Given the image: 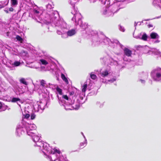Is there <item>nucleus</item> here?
I'll list each match as a JSON object with an SVG mask.
<instances>
[{
    "label": "nucleus",
    "instance_id": "41",
    "mask_svg": "<svg viewBox=\"0 0 161 161\" xmlns=\"http://www.w3.org/2000/svg\"><path fill=\"white\" fill-rule=\"evenodd\" d=\"M119 29L120 31L122 32H124L125 30L124 27L120 25L119 26Z\"/></svg>",
    "mask_w": 161,
    "mask_h": 161
},
{
    "label": "nucleus",
    "instance_id": "8",
    "mask_svg": "<svg viewBox=\"0 0 161 161\" xmlns=\"http://www.w3.org/2000/svg\"><path fill=\"white\" fill-rule=\"evenodd\" d=\"M86 33L88 35L92 36V45L95 46L99 45L102 43V37H104V35L102 34H98L96 31L90 30L87 31Z\"/></svg>",
    "mask_w": 161,
    "mask_h": 161
},
{
    "label": "nucleus",
    "instance_id": "62",
    "mask_svg": "<svg viewBox=\"0 0 161 161\" xmlns=\"http://www.w3.org/2000/svg\"><path fill=\"white\" fill-rule=\"evenodd\" d=\"M161 16H159V17H157V18H160V17H161Z\"/></svg>",
    "mask_w": 161,
    "mask_h": 161
},
{
    "label": "nucleus",
    "instance_id": "29",
    "mask_svg": "<svg viewBox=\"0 0 161 161\" xmlns=\"http://www.w3.org/2000/svg\"><path fill=\"white\" fill-rule=\"evenodd\" d=\"M87 144V141L86 139H84V142H81L80 145V148H82L84 147Z\"/></svg>",
    "mask_w": 161,
    "mask_h": 161
},
{
    "label": "nucleus",
    "instance_id": "55",
    "mask_svg": "<svg viewBox=\"0 0 161 161\" xmlns=\"http://www.w3.org/2000/svg\"><path fill=\"white\" fill-rule=\"evenodd\" d=\"M159 42H160V41L159 40H157L155 41L154 42V43H158Z\"/></svg>",
    "mask_w": 161,
    "mask_h": 161
},
{
    "label": "nucleus",
    "instance_id": "42",
    "mask_svg": "<svg viewBox=\"0 0 161 161\" xmlns=\"http://www.w3.org/2000/svg\"><path fill=\"white\" fill-rule=\"evenodd\" d=\"M36 116V115L34 113H32L31 115V119H34Z\"/></svg>",
    "mask_w": 161,
    "mask_h": 161
},
{
    "label": "nucleus",
    "instance_id": "60",
    "mask_svg": "<svg viewBox=\"0 0 161 161\" xmlns=\"http://www.w3.org/2000/svg\"><path fill=\"white\" fill-rule=\"evenodd\" d=\"M149 27H153L152 25H148Z\"/></svg>",
    "mask_w": 161,
    "mask_h": 161
},
{
    "label": "nucleus",
    "instance_id": "24",
    "mask_svg": "<svg viewBox=\"0 0 161 161\" xmlns=\"http://www.w3.org/2000/svg\"><path fill=\"white\" fill-rule=\"evenodd\" d=\"M11 102L12 103H17V104L20 106V105L19 104L18 102L21 103L20 99L19 97H13L11 99Z\"/></svg>",
    "mask_w": 161,
    "mask_h": 161
},
{
    "label": "nucleus",
    "instance_id": "35",
    "mask_svg": "<svg viewBox=\"0 0 161 161\" xmlns=\"http://www.w3.org/2000/svg\"><path fill=\"white\" fill-rule=\"evenodd\" d=\"M40 83L41 85L43 87H45L47 86H48L47 84H46L45 81L43 80H42L41 81Z\"/></svg>",
    "mask_w": 161,
    "mask_h": 161
},
{
    "label": "nucleus",
    "instance_id": "50",
    "mask_svg": "<svg viewBox=\"0 0 161 161\" xmlns=\"http://www.w3.org/2000/svg\"><path fill=\"white\" fill-rule=\"evenodd\" d=\"M74 94V92L73 91L70 92L69 93L70 95L71 96L73 95Z\"/></svg>",
    "mask_w": 161,
    "mask_h": 161
},
{
    "label": "nucleus",
    "instance_id": "53",
    "mask_svg": "<svg viewBox=\"0 0 161 161\" xmlns=\"http://www.w3.org/2000/svg\"><path fill=\"white\" fill-rule=\"evenodd\" d=\"M5 5H2L0 4V9L4 7Z\"/></svg>",
    "mask_w": 161,
    "mask_h": 161
},
{
    "label": "nucleus",
    "instance_id": "49",
    "mask_svg": "<svg viewBox=\"0 0 161 161\" xmlns=\"http://www.w3.org/2000/svg\"><path fill=\"white\" fill-rule=\"evenodd\" d=\"M9 10L10 11L12 12L14 10V9L12 7H11L9 8Z\"/></svg>",
    "mask_w": 161,
    "mask_h": 161
},
{
    "label": "nucleus",
    "instance_id": "26",
    "mask_svg": "<svg viewBox=\"0 0 161 161\" xmlns=\"http://www.w3.org/2000/svg\"><path fill=\"white\" fill-rule=\"evenodd\" d=\"M113 43V46H111V45H109V46H110L111 47H112L113 48H114L116 47H117L118 46H119L120 47H121V48H122L123 46L121 44H120L119 42L118 41V42L117 43H114V42H112Z\"/></svg>",
    "mask_w": 161,
    "mask_h": 161
},
{
    "label": "nucleus",
    "instance_id": "54",
    "mask_svg": "<svg viewBox=\"0 0 161 161\" xmlns=\"http://www.w3.org/2000/svg\"><path fill=\"white\" fill-rule=\"evenodd\" d=\"M137 25V22L136 23V22H135L134 23V26L135 27V29H136V27Z\"/></svg>",
    "mask_w": 161,
    "mask_h": 161
},
{
    "label": "nucleus",
    "instance_id": "10",
    "mask_svg": "<svg viewBox=\"0 0 161 161\" xmlns=\"http://www.w3.org/2000/svg\"><path fill=\"white\" fill-rule=\"evenodd\" d=\"M20 47L19 46H16V47H8L7 48L9 52L13 54L19 56L24 58L26 57H27L28 53L27 51L23 50L20 51Z\"/></svg>",
    "mask_w": 161,
    "mask_h": 161
},
{
    "label": "nucleus",
    "instance_id": "19",
    "mask_svg": "<svg viewBox=\"0 0 161 161\" xmlns=\"http://www.w3.org/2000/svg\"><path fill=\"white\" fill-rule=\"evenodd\" d=\"M8 25L5 23L2 22L1 20L0 19V33L6 30L8 28L7 27Z\"/></svg>",
    "mask_w": 161,
    "mask_h": 161
},
{
    "label": "nucleus",
    "instance_id": "58",
    "mask_svg": "<svg viewBox=\"0 0 161 161\" xmlns=\"http://www.w3.org/2000/svg\"><path fill=\"white\" fill-rule=\"evenodd\" d=\"M103 104H101L100 105V106H99V107H100V108H102V107H103Z\"/></svg>",
    "mask_w": 161,
    "mask_h": 161
},
{
    "label": "nucleus",
    "instance_id": "56",
    "mask_svg": "<svg viewBox=\"0 0 161 161\" xmlns=\"http://www.w3.org/2000/svg\"><path fill=\"white\" fill-rule=\"evenodd\" d=\"M92 8H94L96 7V6L95 5H92Z\"/></svg>",
    "mask_w": 161,
    "mask_h": 161
},
{
    "label": "nucleus",
    "instance_id": "61",
    "mask_svg": "<svg viewBox=\"0 0 161 161\" xmlns=\"http://www.w3.org/2000/svg\"><path fill=\"white\" fill-rule=\"evenodd\" d=\"M80 98L82 100V99H83V97H80Z\"/></svg>",
    "mask_w": 161,
    "mask_h": 161
},
{
    "label": "nucleus",
    "instance_id": "12",
    "mask_svg": "<svg viewBox=\"0 0 161 161\" xmlns=\"http://www.w3.org/2000/svg\"><path fill=\"white\" fill-rule=\"evenodd\" d=\"M151 76L155 81H161V68L157 67L153 69L151 72Z\"/></svg>",
    "mask_w": 161,
    "mask_h": 161
},
{
    "label": "nucleus",
    "instance_id": "48",
    "mask_svg": "<svg viewBox=\"0 0 161 161\" xmlns=\"http://www.w3.org/2000/svg\"><path fill=\"white\" fill-rule=\"evenodd\" d=\"M139 81L141 82L142 84H144L145 82V81L144 80H142V79H140Z\"/></svg>",
    "mask_w": 161,
    "mask_h": 161
},
{
    "label": "nucleus",
    "instance_id": "23",
    "mask_svg": "<svg viewBox=\"0 0 161 161\" xmlns=\"http://www.w3.org/2000/svg\"><path fill=\"white\" fill-rule=\"evenodd\" d=\"M67 35L68 37H70L74 35L76 33V31L75 29H72L70 30L66 31Z\"/></svg>",
    "mask_w": 161,
    "mask_h": 161
},
{
    "label": "nucleus",
    "instance_id": "27",
    "mask_svg": "<svg viewBox=\"0 0 161 161\" xmlns=\"http://www.w3.org/2000/svg\"><path fill=\"white\" fill-rule=\"evenodd\" d=\"M8 106L6 105H5L4 104H3L2 102H0V112L3 111L5 110Z\"/></svg>",
    "mask_w": 161,
    "mask_h": 161
},
{
    "label": "nucleus",
    "instance_id": "25",
    "mask_svg": "<svg viewBox=\"0 0 161 161\" xmlns=\"http://www.w3.org/2000/svg\"><path fill=\"white\" fill-rule=\"evenodd\" d=\"M56 89L57 92L59 95V96L58 95L57 97H58V96L59 97H61L62 98V96L64 95H63L62 94V90L59 88L58 86H56Z\"/></svg>",
    "mask_w": 161,
    "mask_h": 161
},
{
    "label": "nucleus",
    "instance_id": "38",
    "mask_svg": "<svg viewBox=\"0 0 161 161\" xmlns=\"http://www.w3.org/2000/svg\"><path fill=\"white\" fill-rule=\"evenodd\" d=\"M16 38L17 41H19L21 43H22L23 40L22 38L19 35H17Z\"/></svg>",
    "mask_w": 161,
    "mask_h": 161
},
{
    "label": "nucleus",
    "instance_id": "6",
    "mask_svg": "<svg viewBox=\"0 0 161 161\" xmlns=\"http://www.w3.org/2000/svg\"><path fill=\"white\" fill-rule=\"evenodd\" d=\"M32 138L33 141L35 143L34 146L35 147L37 146L40 151L42 153H44L45 151H47V152H50L51 151V147H49L48 144L46 143H43L42 140L40 139L41 135L39 134H37L35 133L32 136H29Z\"/></svg>",
    "mask_w": 161,
    "mask_h": 161
},
{
    "label": "nucleus",
    "instance_id": "4",
    "mask_svg": "<svg viewBox=\"0 0 161 161\" xmlns=\"http://www.w3.org/2000/svg\"><path fill=\"white\" fill-rule=\"evenodd\" d=\"M36 126L34 124H29L22 120L21 123L17 126L16 129V135L19 136L24 133L25 130L29 136H32L36 132Z\"/></svg>",
    "mask_w": 161,
    "mask_h": 161
},
{
    "label": "nucleus",
    "instance_id": "1",
    "mask_svg": "<svg viewBox=\"0 0 161 161\" xmlns=\"http://www.w3.org/2000/svg\"><path fill=\"white\" fill-rule=\"evenodd\" d=\"M51 2L46 5L47 11L46 13L45 12H42L39 8L34 9L31 15L32 18L40 23L42 21L46 24H50L52 26H58V25H56V22L61 18H60L57 11L51 9L53 6Z\"/></svg>",
    "mask_w": 161,
    "mask_h": 161
},
{
    "label": "nucleus",
    "instance_id": "57",
    "mask_svg": "<svg viewBox=\"0 0 161 161\" xmlns=\"http://www.w3.org/2000/svg\"><path fill=\"white\" fill-rule=\"evenodd\" d=\"M145 48L147 49H149L150 48L147 46H146L145 47Z\"/></svg>",
    "mask_w": 161,
    "mask_h": 161
},
{
    "label": "nucleus",
    "instance_id": "46",
    "mask_svg": "<svg viewBox=\"0 0 161 161\" xmlns=\"http://www.w3.org/2000/svg\"><path fill=\"white\" fill-rule=\"evenodd\" d=\"M150 20V19H145V20H142V22H137V24H138L139 25H140L141 24V23H144V21H148Z\"/></svg>",
    "mask_w": 161,
    "mask_h": 161
},
{
    "label": "nucleus",
    "instance_id": "43",
    "mask_svg": "<svg viewBox=\"0 0 161 161\" xmlns=\"http://www.w3.org/2000/svg\"><path fill=\"white\" fill-rule=\"evenodd\" d=\"M30 116V115L28 114H23V117L26 119L28 118Z\"/></svg>",
    "mask_w": 161,
    "mask_h": 161
},
{
    "label": "nucleus",
    "instance_id": "37",
    "mask_svg": "<svg viewBox=\"0 0 161 161\" xmlns=\"http://www.w3.org/2000/svg\"><path fill=\"white\" fill-rule=\"evenodd\" d=\"M147 37V34L145 33H144L142 37L140 39L144 41H146Z\"/></svg>",
    "mask_w": 161,
    "mask_h": 161
},
{
    "label": "nucleus",
    "instance_id": "21",
    "mask_svg": "<svg viewBox=\"0 0 161 161\" xmlns=\"http://www.w3.org/2000/svg\"><path fill=\"white\" fill-rule=\"evenodd\" d=\"M153 5L157 8H161V0H153Z\"/></svg>",
    "mask_w": 161,
    "mask_h": 161
},
{
    "label": "nucleus",
    "instance_id": "22",
    "mask_svg": "<svg viewBox=\"0 0 161 161\" xmlns=\"http://www.w3.org/2000/svg\"><path fill=\"white\" fill-rule=\"evenodd\" d=\"M8 29H7L6 30H4V31H3V32L1 33L4 35V36L6 37H8L9 38H11V32H9L8 30Z\"/></svg>",
    "mask_w": 161,
    "mask_h": 161
},
{
    "label": "nucleus",
    "instance_id": "5",
    "mask_svg": "<svg viewBox=\"0 0 161 161\" xmlns=\"http://www.w3.org/2000/svg\"><path fill=\"white\" fill-rule=\"evenodd\" d=\"M76 0H69V2L73 8L72 10L71 14L74 15L72 19V20L75 22L76 25H79L83 29H85L87 27V25L86 23L82 24L81 20L82 16L81 14L77 11V8H75Z\"/></svg>",
    "mask_w": 161,
    "mask_h": 161
},
{
    "label": "nucleus",
    "instance_id": "16",
    "mask_svg": "<svg viewBox=\"0 0 161 161\" xmlns=\"http://www.w3.org/2000/svg\"><path fill=\"white\" fill-rule=\"evenodd\" d=\"M102 43H104L105 45H111L113 46V43L114 42L115 43L118 42V41L116 39H112L111 40L109 38L106 37L104 35V37H102Z\"/></svg>",
    "mask_w": 161,
    "mask_h": 161
},
{
    "label": "nucleus",
    "instance_id": "32",
    "mask_svg": "<svg viewBox=\"0 0 161 161\" xmlns=\"http://www.w3.org/2000/svg\"><path fill=\"white\" fill-rule=\"evenodd\" d=\"M61 77L63 80L67 84H68L69 83L68 80L67 78L66 77L64 74L61 73Z\"/></svg>",
    "mask_w": 161,
    "mask_h": 161
},
{
    "label": "nucleus",
    "instance_id": "40",
    "mask_svg": "<svg viewBox=\"0 0 161 161\" xmlns=\"http://www.w3.org/2000/svg\"><path fill=\"white\" fill-rule=\"evenodd\" d=\"M40 61L42 64L46 65L48 64V62L44 59H41Z\"/></svg>",
    "mask_w": 161,
    "mask_h": 161
},
{
    "label": "nucleus",
    "instance_id": "59",
    "mask_svg": "<svg viewBox=\"0 0 161 161\" xmlns=\"http://www.w3.org/2000/svg\"><path fill=\"white\" fill-rule=\"evenodd\" d=\"M5 11L7 13H8V10H5Z\"/></svg>",
    "mask_w": 161,
    "mask_h": 161
},
{
    "label": "nucleus",
    "instance_id": "34",
    "mask_svg": "<svg viewBox=\"0 0 161 161\" xmlns=\"http://www.w3.org/2000/svg\"><path fill=\"white\" fill-rule=\"evenodd\" d=\"M19 81L21 83L25 85V86L28 84L27 83L24 78H21L19 80Z\"/></svg>",
    "mask_w": 161,
    "mask_h": 161
},
{
    "label": "nucleus",
    "instance_id": "18",
    "mask_svg": "<svg viewBox=\"0 0 161 161\" xmlns=\"http://www.w3.org/2000/svg\"><path fill=\"white\" fill-rule=\"evenodd\" d=\"M123 50L124 55L123 57V59L124 61H128V60L126 59L125 58V56L128 57H130L132 54V51L131 50L126 47H125Z\"/></svg>",
    "mask_w": 161,
    "mask_h": 161
},
{
    "label": "nucleus",
    "instance_id": "15",
    "mask_svg": "<svg viewBox=\"0 0 161 161\" xmlns=\"http://www.w3.org/2000/svg\"><path fill=\"white\" fill-rule=\"evenodd\" d=\"M26 86L17 85L14 87V92L17 95H20L24 93L26 90Z\"/></svg>",
    "mask_w": 161,
    "mask_h": 161
},
{
    "label": "nucleus",
    "instance_id": "30",
    "mask_svg": "<svg viewBox=\"0 0 161 161\" xmlns=\"http://www.w3.org/2000/svg\"><path fill=\"white\" fill-rule=\"evenodd\" d=\"M58 161H68L66 160V158H64L60 153V155H58Z\"/></svg>",
    "mask_w": 161,
    "mask_h": 161
},
{
    "label": "nucleus",
    "instance_id": "64",
    "mask_svg": "<svg viewBox=\"0 0 161 161\" xmlns=\"http://www.w3.org/2000/svg\"><path fill=\"white\" fill-rule=\"evenodd\" d=\"M136 38H138V37H137H137H136Z\"/></svg>",
    "mask_w": 161,
    "mask_h": 161
},
{
    "label": "nucleus",
    "instance_id": "45",
    "mask_svg": "<svg viewBox=\"0 0 161 161\" xmlns=\"http://www.w3.org/2000/svg\"><path fill=\"white\" fill-rule=\"evenodd\" d=\"M90 2L91 3H95L99 1L100 0H89Z\"/></svg>",
    "mask_w": 161,
    "mask_h": 161
},
{
    "label": "nucleus",
    "instance_id": "39",
    "mask_svg": "<svg viewBox=\"0 0 161 161\" xmlns=\"http://www.w3.org/2000/svg\"><path fill=\"white\" fill-rule=\"evenodd\" d=\"M48 86L49 87L52 88L53 89H56V86H58L56 85H54L50 83H49Z\"/></svg>",
    "mask_w": 161,
    "mask_h": 161
},
{
    "label": "nucleus",
    "instance_id": "31",
    "mask_svg": "<svg viewBox=\"0 0 161 161\" xmlns=\"http://www.w3.org/2000/svg\"><path fill=\"white\" fill-rule=\"evenodd\" d=\"M151 37L152 39L158 38L159 36L157 33L155 32H152L150 34Z\"/></svg>",
    "mask_w": 161,
    "mask_h": 161
},
{
    "label": "nucleus",
    "instance_id": "28",
    "mask_svg": "<svg viewBox=\"0 0 161 161\" xmlns=\"http://www.w3.org/2000/svg\"><path fill=\"white\" fill-rule=\"evenodd\" d=\"M11 6L12 7H16L18 4V0H10Z\"/></svg>",
    "mask_w": 161,
    "mask_h": 161
},
{
    "label": "nucleus",
    "instance_id": "3",
    "mask_svg": "<svg viewBox=\"0 0 161 161\" xmlns=\"http://www.w3.org/2000/svg\"><path fill=\"white\" fill-rule=\"evenodd\" d=\"M125 0H115L114 3L108 7L104 8L101 11L103 15L106 17L112 16L120 8L125 7Z\"/></svg>",
    "mask_w": 161,
    "mask_h": 161
},
{
    "label": "nucleus",
    "instance_id": "14",
    "mask_svg": "<svg viewBox=\"0 0 161 161\" xmlns=\"http://www.w3.org/2000/svg\"><path fill=\"white\" fill-rule=\"evenodd\" d=\"M100 59L101 60H103V63L105 64L112 65L113 64H118L117 61L114 60L113 58H111V57L108 54H107L103 58H101Z\"/></svg>",
    "mask_w": 161,
    "mask_h": 161
},
{
    "label": "nucleus",
    "instance_id": "11",
    "mask_svg": "<svg viewBox=\"0 0 161 161\" xmlns=\"http://www.w3.org/2000/svg\"><path fill=\"white\" fill-rule=\"evenodd\" d=\"M45 153H43L46 155V158H48L50 161H55L58 159V155H60V152L57 149H53V151L51 148L50 152H47V151H45Z\"/></svg>",
    "mask_w": 161,
    "mask_h": 161
},
{
    "label": "nucleus",
    "instance_id": "13",
    "mask_svg": "<svg viewBox=\"0 0 161 161\" xmlns=\"http://www.w3.org/2000/svg\"><path fill=\"white\" fill-rule=\"evenodd\" d=\"M47 102L45 100L37 102L34 106V108L35 111L41 113L47 106Z\"/></svg>",
    "mask_w": 161,
    "mask_h": 161
},
{
    "label": "nucleus",
    "instance_id": "36",
    "mask_svg": "<svg viewBox=\"0 0 161 161\" xmlns=\"http://www.w3.org/2000/svg\"><path fill=\"white\" fill-rule=\"evenodd\" d=\"M90 77L93 80H95L97 78V76L95 74H93L92 72L90 74Z\"/></svg>",
    "mask_w": 161,
    "mask_h": 161
},
{
    "label": "nucleus",
    "instance_id": "63",
    "mask_svg": "<svg viewBox=\"0 0 161 161\" xmlns=\"http://www.w3.org/2000/svg\"><path fill=\"white\" fill-rule=\"evenodd\" d=\"M97 104H98H98H99V102H97Z\"/></svg>",
    "mask_w": 161,
    "mask_h": 161
},
{
    "label": "nucleus",
    "instance_id": "44",
    "mask_svg": "<svg viewBox=\"0 0 161 161\" xmlns=\"http://www.w3.org/2000/svg\"><path fill=\"white\" fill-rule=\"evenodd\" d=\"M115 80L116 79L115 78H113L111 79L108 80L107 82L106 81V82L107 83H107L108 82H111V83H112L114 81H115Z\"/></svg>",
    "mask_w": 161,
    "mask_h": 161
},
{
    "label": "nucleus",
    "instance_id": "17",
    "mask_svg": "<svg viewBox=\"0 0 161 161\" xmlns=\"http://www.w3.org/2000/svg\"><path fill=\"white\" fill-rule=\"evenodd\" d=\"M22 63V61L19 60V61H15L14 62H13L12 61H10V63L11 65H7V66L11 70H13L14 69L15 67H18L20 66Z\"/></svg>",
    "mask_w": 161,
    "mask_h": 161
},
{
    "label": "nucleus",
    "instance_id": "7",
    "mask_svg": "<svg viewBox=\"0 0 161 161\" xmlns=\"http://www.w3.org/2000/svg\"><path fill=\"white\" fill-rule=\"evenodd\" d=\"M56 25L58 26H53L57 30V33L59 35H61V37L63 38H66L68 37L66 31L68 30V26L66 23L62 19H60L57 22H56Z\"/></svg>",
    "mask_w": 161,
    "mask_h": 161
},
{
    "label": "nucleus",
    "instance_id": "52",
    "mask_svg": "<svg viewBox=\"0 0 161 161\" xmlns=\"http://www.w3.org/2000/svg\"><path fill=\"white\" fill-rule=\"evenodd\" d=\"M81 134L82 135V136H83V138H84V139H85V138H86V137H85V136L84 135V134H83V133L82 132H81Z\"/></svg>",
    "mask_w": 161,
    "mask_h": 161
},
{
    "label": "nucleus",
    "instance_id": "47",
    "mask_svg": "<svg viewBox=\"0 0 161 161\" xmlns=\"http://www.w3.org/2000/svg\"><path fill=\"white\" fill-rule=\"evenodd\" d=\"M105 4L108 5L110 4V0H105Z\"/></svg>",
    "mask_w": 161,
    "mask_h": 161
},
{
    "label": "nucleus",
    "instance_id": "9",
    "mask_svg": "<svg viewBox=\"0 0 161 161\" xmlns=\"http://www.w3.org/2000/svg\"><path fill=\"white\" fill-rule=\"evenodd\" d=\"M111 73V68L108 66L105 68L101 69L100 71L95 70L94 73L97 74L98 76L100 78V80L103 83H107L106 80L104 79L107 77Z\"/></svg>",
    "mask_w": 161,
    "mask_h": 161
},
{
    "label": "nucleus",
    "instance_id": "51",
    "mask_svg": "<svg viewBox=\"0 0 161 161\" xmlns=\"http://www.w3.org/2000/svg\"><path fill=\"white\" fill-rule=\"evenodd\" d=\"M3 46V44L2 41L0 40V47H2Z\"/></svg>",
    "mask_w": 161,
    "mask_h": 161
},
{
    "label": "nucleus",
    "instance_id": "33",
    "mask_svg": "<svg viewBox=\"0 0 161 161\" xmlns=\"http://www.w3.org/2000/svg\"><path fill=\"white\" fill-rule=\"evenodd\" d=\"M87 87V82H85L84 85L82 86V92H85L86 90Z\"/></svg>",
    "mask_w": 161,
    "mask_h": 161
},
{
    "label": "nucleus",
    "instance_id": "2",
    "mask_svg": "<svg viewBox=\"0 0 161 161\" xmlns=\"http://www.w3.org/2000/svg\"><path fill=\"white\" fill-rule=\"evenodd\" d=\"M76 98L75 96L70 97L69 98L66 95L62 96V98L58 96L59 104L63 105L66 110H72V108L76 110L79 108L80 104L83 103L79 99L75 100Z\"/></svg>",
    "mask_w": 161,
    "mask_h": 161
},
{
    "label": "nucleus",
    "instance_id": "20",
    "mask_svg": "<svg viewBox=\"0 0 161 161\" xmlns=\"http://www.w3.org/2000/svg\"><path fill=\"white\" fill-rule=\"evenodd\" d=\"M145 53L149 54L153 53L154 55H158L160 54V52L158 50L153 48H151V50H149L147 53L145 52Z\"/></svg>",
    "mask_w": 161,
    "mask_h": 161
}]
</instances>
